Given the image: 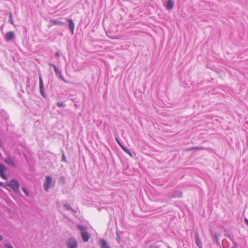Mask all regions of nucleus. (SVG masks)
Returning <instances> with one entry per match:
<instances>
[{
    "label": "nucleus",
    "mask_w": 248,
    "mask_h": 248,
    "mask_svg": "<svg viewBox=\"0 0 248 248\" xmlns=\"http://www.w3.org/2000/svg\"><path fill=\"white\" fill-rule=\"evenodd\" d=\"M244 221H245V223L248 225V219L247 218H245V219H244Z\"/></svg>",
    "instance_id": "obj_29"
},
{
    "label": "nucleus",
    "mask_w": 248,
    "mask_h": 248,
    "mask_svg": "<svg viewBox=\"0 0 248 248\" xmlns=\"http://www.w3.org/2000/svg\"><path fill=\"white\" fill-rule=\"evenodd\" d=\"M68 248H78V241L74 237H70L66 241Z\"/></svg>",
    "instance_id": "obj_2"
},
{
    "label": "nucleus",
    "mask_w": 248,
    "mask_h": 248,
    "mask_svg": "<svg viewBox=\"0 0 248 248\" xmlns=\"http://www.w3.org/2000/svg\"><path fill=\"white\" fill-rule=\"evenodd\" d=\"M67 21L69 23V28L72 31V33L73 34L74 30V28H75V24L73 22V21L71 19H68Z\"/></svg>",
    "instance_id": "obj_12"
},
{
    "label": "nucleus",
    "mask_w": 248,
    "mask_h": 248,
    "mask_svg": "<svg viewBox=\"0 0 248 248\" xmlns=\"http://www.w3.org/2000/svg\"><path fill=\"white\" fill-rule=\"evenodd\" d=\"M39 89L41 94L44 97H46V94L44 91V83L41 76H39Z\"/></svg>",
    "instance_id": "obj_5"
},
{
    "label": "nucleus",
    "mask_w": 248,
    "mask_h": 248,
    "mask_svg": "<svg viewBox=\"0 0 248 248\" xmlns=\"http://www.w3.org/2000/svg\"><path fill=\"white\" fill-rule=\"evenodd\" d=\"M4 245L6 248H14L11 244L8 243H5Z\"/></svg>",
    "instance_id": "obj_22"
},
{
    "label": "nucleus",
    "mask_w": 248,
    "mask_h": 248,
    "mask_svg": "<svg viewBox=\"0 0 248 248\" xmlns=\"http://www.w3.org/2000/svg\"><path fill=\"white\" fill-rule=\"evenodd\" d=\"M62 179L63 180H64V177L63 176H62L60 177V179Z\"/></svg>",
    "instance_id": "obj_34"
},
{
    "label": "nucleus",
    "mask_w": 248,
    "mask_h": 248,
    "mask_svg": "<svg viewBox=\"0 0 248 248\" xmlns=\"http://www.w3.org/2000/svg\"><path fill=\"white\" fill-rule=\"evenodd\" d=\"M22 190H23V191L24 192V193L25 194V195L27 196H29V193L27 189L25 187H22Z\"/></svg>",
    "instance_id": "obj_21"
},
{
    "label": "nucleus",
    "mask_w": 248,
    "mask_h": 248,
    "mask_svg": "<svg viewBox=\"0 0 248 248\" xmlns=\"http://www.w3.org/2000/svg\"><path fill=\"white\" fill-rule=\"evenodd\" d=\"M60 55V53L59 52L57 51L55 52V56L57 57H59Z\"/></svg>",
    "instance_id": "obj_28"
},
{
    "label": "nucleus",
    "mask_w": 248,
    "mask_h": 248,
    "mask_svg": "<svg viewBox=\"0 0 248 248\" xmlns=\"http://www.w3.org/2000/svg\"><path fill=\"white\" fill-rule=\"evenodd\" d=\"M9 21L12 24H14L12 19H11V20L9 19Z\"/></svg>",
    "instance_id": "obj_33"
},
{
    "label": "nucleus",
    "mask_w": 248,
    "mask_h": 248,
    "mask_svg": "<svg viewBox=\"0 0 248 248\" xmlns=\"http://www.w3.org/2000/svg\"><path fill=\"white\" fill-rule=\"evenodd\" d=\"M5 161L9 164H10V165H13V166H15V163L13 161V160H12V159L9 157H7L5 159Z\"/></svg>",
    "instance_id": "obj_15"
},
{
    "label": "nucleus",
    "mask_w": 248,
    "mask_h": 248,
    "mask_svg": "<svg viewBox=\"0 0 248 248\" xmlns=\"http://www.w3.org/2000/svg\"><path fill=\"white\" fill-rule=\"evenodd\" d=\"M4 171H2V172H0V176L4 180H7L8 177L6 175H5L4 173Z\"/></svg>",
    "instance_id": "obj_20"
},
{
    "label": "nucleus",
    "mask_w": 248,
    "mask_h": 248,
    "mask_svg": "<svg viewBox=\"0 0 248 248\" xmlns=\"http://www.w3.org/2000/svg\"><path fill=\"white\" fill-rule=\"evenodd\" d=\"M6 170L7 168L5 165L0 163V172H2V171H5Z\"/></svg>",
    "instance_id": "obj_19"
},
{
    "label": "nucleus",
    "mask_w": 248,
    "mask_h": 248,
    "mask_svg": "<svg viewBox=\"0 0 248 248\" xmlns=\"http://www.w3.org/2000/svg\"><path fill=\"white\" fill-rule=\"evenodd\" d=\"M118 143L119 144V145L121 147V148L127 154H128L129 155H130V156H132V154L130 152V151L127 149L125 147H124V145H123V144L120 142V141H118Z\"/></svg>",
    "instance_id": "obj_13"
},
{
    "label": "nucleus",
    "mask_w": 248,
    "mask_h": 248,
    "mask_svg": "<svg viewBox=\"0 0 248 248\" xmlns=\"http://www.w3.org/2000/svg\"><path fill=\"white\" fill-rule=\"evenodd\" d=\"M194 238L195 243L199 248H202V243L200 239L199 234L197 231L194 232Z\"/></svg>",
    "instance_id": "obj_4"
},
{
    "label": "nucleus",
    "mask_w": 248,
    "mask_h": 248,
    "mask_svg": "<svg viewBox=\"0 0 248 248\" xmlns=\"http://www.w3.org/2000/svg\"><path fill=\"white\" fill-rule=\"evenodd\" d=\"M64 207L65 208V209L67 210H70L71 211H72L73 212H76V211H75L71 206V205L68 204V203H66V204H64Z\"/></svg>",
    "instance_id": "obj_16"
},
{
    "label": "nucleus",
    "mask_w": 248,
    "mask_h": 248,
    "mask_svg": "<svg viewBox=\"0 0 248 248\" xmlns=\"http://www.w3.org/2000/svg\"><path fill=\"white\" fill-rule=\"evenodd\" d=\"M9 19L10 20H11V19H12V14L11 13H10L9 15Z\"/></svg>",
    "instance_id": "obj_31"
},
{
    "label": "nucleus",
    "mask_w": 248,
    "mask_h": 248,
    "mask_svg": "<svg viewBox=\"0 0 248 248\" xmlns=\"http://www.w3.org/2000/svg\"><path fill=\"white\" fill-rule=\"evenodd\" d=\"M0 186H2V187H3V186H5L4 183H2V182H0Z\"/></svg>",
    "instance_id": "obj_30"
},
{
    "label": "nucleus",
    "mask_w": 248,
    "mask_h": 248,
    "mask_svg": "<svg viewBox=\"0 0 248 248\" xmlns=\"http://www.w3.org/2000/svg\"><path fill=\"white\" fill-rule=\"evenodd\" d=\"M220 234L217 232H215L214 234V239L216 240L217 244L219 246L220 245L219 241V237H220Z\"/></svg>",
    "instance_id": "obj_14"
},
{
    "label": "nucleus",
    "mask_w": 248,
    "mask_h": 248,
    "mask_svg": "<svg viewBox=\"0 0 248 248\" xmlns=\"http://www.w3.org/2000/svg\"><path fill=\"white\" fill-rule=\"evenodd\" d=\"M58 76H59V78H60V79L61 80H62L63 81H64L65 83L67 82L66 80L62 76V72L60 74H59Z\"/></svg>",
    "instance_id": "obj_24"
},
{
    "label": "nucleus",
    "mask_w": 248,
    "mask_h": 248,
    "mask_svg": "<svg viewBox=\"0 0 248 248\" xmlns=\"http://www.w3.org/2000/svg\"><path fill=\"white\" fill-rule=\"evenodd\" d=\"M78 229L81 231V232H87V227L85 226L79 225L78 226Z\"/></svg>",
    "instance_id": "obj_17"
},
{
    "label": "nucleus",
    "mask_w": 248,
    "mask_h": 248,
    "mask_svg": "<svg viewBox=\"0 0 248 248\" xmlns=\"http://www.w3.org/2000/svg\"><path fill=\"white\" fill-rule=\"evenodd\" d=\"M3 239V236L0 234V241H2Z\"/></svg>",
    "instance_id": "obj_32"
},
{
    "label": "nucleus",
    "mask_w": 248,
    "mask_h": 248,
    "mask_svg": "<svg viewBox=\"0 0 248 248\" xmlns=\"http://www.w3.org/2000/svg\"><path fill=\"white\" fill-rule=\"evenodd\" d=\"M52 182V178L51 177L49 176H46L45 182L44 184V188L46 191H47L48 190L49 187L51 186V184Z\"/></svg>",
    "instance_id": "obj_3"
},
{
    "label": "nucleus",
    "mask_w": 248,
    "mask_h": 248,
    "mask_svg": "<svg viewBox=\"0 0 248 248\" xmlns=\"http://www.w3.org/2000/svg\"><path fill=\"white\" fill-rule=\"evenodd\" d=\"M49 23L51 24V25H62L63 24V23L59 20H50Z\"/></svg>",
    "instance_id": "obj_11"
},
{
    "label": "nucleus",
    "mask_w": 248,
    "mask_h": 248,
    "mask_svg": "<svg viewBox=\"0 0 248 248\" xmlns=\"http://www.w3.org/2000/svg\"><path fill=\"white\" fill-rule=\"evenodd\" d=\"M49 65L52 67L54 69L57 67L54 64L51 63H49Z\"/></svg>",
    "instance_id": "obj_26"
},
{
    "label": "nucleus",
    "mask_w": 248,
    "mask_h": 248,
    "mask_svg": "<svg viewBox=\"0 0 248 248\" xmlns=\"http://www.w3.org/2000/svg\"><path fill=\"white\" fill-rule=\"evenodd\" d=\"M183 196V193L179 191H173L169 193V196L170 198H181Z\"/></svg>",
    "instance_id": "obj_6"
},
{
    "label": "nucleus",
    "mask_w": 248,
    "mask_h": 248,
    "mask_svg": "<svg viewBox=\"0 0 248 248\" xmlns=\"http://www.w3.org/2000/svg\"><path fill=\"white\" fill-rule=\"evenodd\" d=\"M231 248H236V247H231Z\"/></svg>",
    "instance_id": "obj_36"
},
{
    "label": "nucleus",
    "mask_w": 248,
    "mask_h": 248,
    "mask_svg": "<svg viewBox=\"0 0 248 248\" xmlns=\"http://www.w3.org/2000/svg\"><path fill=\"white\" fill-rule=\"evenodd\" d=\"M116 140H117V141H119V140L117 139V138H116Z\"/></svg>",
    "instance_id": "obj_35"
},
{
    "label": "nucleus",
    "mask_w": 248,
    "mask_h": 248,
    "mask_svg": "<svg viewBox=\"0 0 248 248\" xmlns=\"http://www.w3.org/2000/svg\"><path fill=\"white\" fill-rule=\"evenodd\" d=\"M174 5V2L173 0H168L165 7L167 10H170L173 8Z\"/></svg>",
    "instance_id": "obj_8"
},
{
    "label": "nucleus",
    "mask_w": 248,
    "mask_h": 248,
    "mask_svg": "<svg viewBox=\"0 0 248 248\" xmlns=\"http://www.w3.org/2000/svg\"><path fill=\"white\" fill-rule=\"evenodd\" d=\"M204 150V148L202 147L196 146V147H193V148L186 149V151H191V150Z\"/></svg>",
    "instance_id": "obj_18"
},
{
    "label": "nucleus",
    "mask_w": 248,
    "mask_h": 248,
    "mask_svg": "<svg viewBox=\"0 0 248 248\" xmlns=\"http://www.w3.org/2000/svg\"><path fill=\"white\" fill-rule=\"evenodd\" d=\"M99 245L101 248H110V247L108 246L107 241L104 239L100 240Z\"/></svg>",
    "instance_id": "obj_10"
},
{
    "label": "nucleus",
    "mask_w": 248,
    "mask_h": 248,
    "mask_svg": "<svg viewBox=\"0 0 248 248\" xmlns=\"http://www.w3.org/2000/svg\"><path fill=\"white\" fill-rule=\"evenodd\" d=\"M57 104L59 107H64V105L62 101L58 102Z\"/></svg>",
    "instance_id": "obj_25"
},
{
    "label": "nucleus",
    "mask_w": 248,
    "mask_h": 248,
    "mask_svg": "<svg viewBox=\"0 0 248 248\" xmlns=\"http://www.w3.org/2000/svg\"><path fill=\"white\" fill-rule=\"evenodd\" d=\"M82 240L84 242H87L89 241L90 238V235L88 232H81Z\"/></svg>",
    "instance_id": "obj_9"
},
{
    "label": "nucleus",
    "mask_w": 248,
    "mask_h": 248,
    "mask_svg": "<svg viewBox=\"0 0 248 248\" xmlns=\"http://www.w3.org/2000/svg\"><path fill=\"white\" fill-rule=\"evenodd\" d=\"M15 37V34L12 31H8L7 32L5 36H4V39L7 42H9L14 39Z\"/></svg>",
    "instance_id": "obj_7"
},
{
    "label": "nucleus",
    "mask_w": 248,
    "mask_h": 248,
    "mask_svg": "<svg viewBox=\"0 0 248 248\" xmlns=\"http://www.w3.org/2000/svg\"><path fill=\"white\" fill-rule=\"evenodd\" d=\"M54 72H55V74H56V75H58L59 74H61V73L62 72H61V70H60L59 69V68H58L57 67H56V68H55V69H54Z\"/></svg>",
    "instance_id": "obj_23"
},
{
    "label": "nucleus",
    "mask_w": 248,
    "mask_h": 248,
    "mask_svg": "<svg viewBox=\"0 0 248 248\" xmlns=\"http://www.w3.org/2000/svg\"><path fill=\"white\" fill-rule=\"evenodd\" d=\"M62 161H66V159H65V156H64V155L63 153H62Z\"/></svg>",
    "instance_id": "obj_27"
},
{
    "label": "nucleus",
    "mask_w": 248,
    "mask_h": 248,
    "mask_svg": "<svg viewBox=\"0 0 248 248\" xmlns=\"http://www.w3.org/2000/svg\"><path fill=\"white\" fill-rule=\"evenodd\" d=\"M4 185L5 186H3V187L6 189H8V187H10L16 193H18L19 192V184L17 181L15 179H13L8 183L6 182L4 183Z\"/></svg>",
    "instance_id": "obj_1"
}]
</instances>
